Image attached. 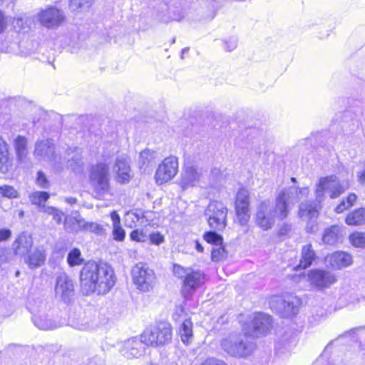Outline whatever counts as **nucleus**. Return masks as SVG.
<instances>
[{"mask_svg":"<svg viewBox=\"0 0 365 365\" xmlns=\"http://www.w3.org/2000/svg\"><path fill=\"white\" fill-rule=\"evenodd\" d=\"M326 262L335 269H341L351 264L352 257L344 252H335L328 255Z\"/></svg>","mask_w":365,"mask_h":365,"instance_id":"nucleus-22","label":"nucleus"},{"mask_svg":"<svg viewBox=\"0 0 365 365\" xmlns=\"http://www.w3.org/2000/svg\"><path fill=\"white\" fill-rule=\"evenodd\" d=\"M36 183L39 187L42 189H47L50 185L49 181L46 175L43 171L41 170L37 173Z\"/></svg>","mask_w":365,"mask_h":365,"instance_id":"nucleus-44","label":"nucleus"},{"mask_svg":"<svg viewBox=\"0 0 365 365\" xmlns=\"http://www.w3.org/2000/svg\"><path fill=\"white\" fill-rule=\"evenodd\" d=\"M155 158V153L150 150H144L140 153L139 163L141 166L148 167Z\"/></svg>","mask_w":365,"mask_h":365,"instance_id":"nucleus-39","label":"nucleus"},{"mask_svg":"<svg viewBox=\"0 0 365 365\" xmlns=\"http://www.w3.org/2000/svg\"><path fill=\"white\" fill-rule=\"evenodd\" d=\"M245 334H231L221 341L222 349L231 356L245 357L253 349V345L248 341Z\"/></svg>","mask_w":365,"mask_h":365,"instance_id":"nucleus-8","label":"nucleus"},{"mask_svg":"<svg viewBox=\"0 0 365 365\" xmlns=\"http://www.w3.org/2000/svg\"><path fill=\"white\" fill-rule=\"evenodd\" d=\"M235 213L240 225H247L250 218V193L247 190L240 189L236 195Z\"/></svg>","mask_w":365,"mask_h":365,"instance_id":"nucleus-15","label":"nucleus"},{"mask_svg":"<svg viewBox=\"0 0 365 365\" xmlns=\"http://www.w3.org/2000/svg\"><path fill=\"white\" fill-rule=\"evenodd\" d=\"M81 232L93 233L98 236L106 235L104 227L96 222L86 221L84 218L80 221Z\"/></svg>","mask_w":365,"mask_h":365,"instance_id":"nucleus-31","label":"nucleus"},{"mask_svg":"<svg viewBox=\"0 0 365 365\" xmlns=\"http://www.w3.org/2000/svg\"><path fill=\"white\" fill-rule=\"evenodd\" d=\"M0 195L8 198H17L19 192L12 186H0Z\"/></svg>","mask_w":365,"mask_h":365,"instance_id":"nucleus-42","label":"nucleus"},{"mask_svg":"<svg viewBox=\"0 0 365 365\" xmlns=\"http://www.w3.org/2000/svg\"><path fill=\"white\" fill-rule=\"evenodd\" d=\"M204 240L210 244L219 245H221L222 242V237L217 234L215 232H206L204 234Z\"/></svg>","mask_w":365,"mask_h":365,"instance_id":"nucleus-41","label":"nucleus"},{"mask_svg":"<svg viewBox=\"0 0 365 365\" xmlns=\"http://www.w3.org/2000/svg\"><path fill=\"white\" fill-rule=\"evenodd\" d=\"M307 281L312 287L323 290L334 284L336 282V277L329 271L315 269L308 272Z\"/></svg>","mask_w":365,"mask_h":365,"instance_id":"nucleus-13","label":"nucleus"},{"mask_svg":"<svg viewBox=\"0 0 365 365\" xmlns=\"http://www.w3.org/2000/svg\"><path fill=\"white\" fill-rule=\"evenodd\" d=\"M224 249L222 247H218L217 249H213L212 250L211 253V257L212 261L217 262L221 259L223 254H224Z\"/></svg>","mask_w":365,"mask_h":365,"instance_id":"nucleus-48","label":"nucleus"},{"mask_svg":"<svg viewBox=\"0 0 365 365\" xmlns=\"http://www.w3.org/2000/svg\"><path fill=\"white\" fill-rule=\"evenodd\" d=\"M348 183L340 182L338 178L331 175L321 178L316 188V200L306 201L299 205V215L305 220H312L318 217L321 209L320 203L327 194L330 198H336L348 189Z\"/></svg>","mask_w":365,"mask_h":365,"instance_id":"nucleus-4","label":"nucleus"},{"mask_svg":"<svg viewBox=\"0 0 365 365\" xmlns=\"http://www.w3.org/2000/svg\"><path fill=\"white\" fill-rule=\"evenodd\" d=\"M34 155L38 160L50 162L56 173H61L65 169L80 172L83 165L81 149L69 148L63 151L60 150L56 151L52 139L37 140L35 143Z\"/></svg>","mask_w":365,"mask_h":365,"instance_id":"nucleus-2","label":"nucleus"},{"mask_svg":"<svg viewBox=\"0 0 365 365\" xmlns=\"http://www.w3.org/2000/svg\"><path fill=\"white\" fill-rule=\"evenodd\" d=\"M18 215L19 218H23L24 216V212L23 210H19Z\"/></svg>","mask_w":365,"mask_h":365,"instance_id":"nucleus-61","label":"nucleus"},{"mask_svg":"<svg viewBox=\"0 0 365 365\" xmlns=\"http://www.w3.org/2000/svg\"><path fill=\"white\" fill-rule=\"evenodd\" d=\"M153 212L151 211L136 210L135 212H128L126 214V222L131 220L129 224L130 227L133 226L132 223L138 222L140 225H149L153 221Z\"/></svg>","mask_w":365,"mask_h":365,"instance_id":"nucleus-25","label":"nucleus"},{"mask_svg":"<svg viewBox=\"0 0 365 365\" xmlns=\"http://www.w3.org/2000/svg\"><path fill=\"white\" fill-rule=\"evenodd\" d=\"M113 171L117 175V181L120 183H128L133 178L130 160L126 155L118 156L113 165Z\"/></svg>","mask_w":365,"mask_h":365,"instance_id":"nucleus-20","label":"nucleus"},{"mask_svg":"<svg viewBox=\"0 0 365 365\" xmlns=\"http://www.w3.org/2000/svg\"><path fill=\"white\" fill-rule=\"evenodd\" d=\"M83 259L79 249L73 248L68 254L67 262L70 267H75L83 263Z\"/></svg>","mask_w":365,"mask_h":365,"instance_id":"nucleus-36","label":"nucleus"},{"mask_svg":"<svg viewBox=\"0 0 365 365\" xmlns=\"http://www.w3.org/2000/svg\"><path fill=\"white\" fill-rule=\"evenodd\" d=\"M309 193L308 187H290L279 193L274 205L268 201L262 202L255 214L256 225L264 231L272 229L276 219L283 220L287 217L291 204L307 197Z\"/></svg>","mask_w":365,"mask_h":365,"instance_id":"nucleus-1","label":"nucleus"},{"mask_svg":"<svg viewBox=\"0 0 365 365\" xmlns=\"http://www.w3.org/2000/svg\"><path fill=\"white\" fill-rule=\"evenodd\" d=\"M131 275L133 284L140 291L147 292L153 288L155 275L145 264H136L132 269Z\"/></svg>","mask_w":365,"mask_h":365,"instance_id":"nucleus-10","label":"nucleus"},{"mask_svg":"<svg viewBox=\"0 0 365 365\" xmlns=\"http://www.w3.org/2000/svg\"><path fill=\"white\" fill-rule=\"evenodd\" d=\"M27 139L21 135H18L14 141V147L17 161L21 163H26L28 161Z\"/></svg>","mask_w":365,"mask_h":365,"instance_id":"nucleus-26","label":"nucleus"},{"mask_svg":"<svg viewBox=\"0 0 365 365\" xmlns=\"http://www.w3.org/2000/svg\"><path fill=\"white\" fill-rule=\"evenodd\" d=\"M25 23V20L23 18H17L16 19V26L19 28H24V24Z\"/></svg>","mask_w":365,"mask_h":365,"instance_id":"nucleus-56","label":"nucleus"},{"mask_svg":"<svg viewBox=\"0 0 365 365\" xmlns=\"http://www.w3.org/2000/svg\"><path fill=\"white\" fill-rule=\"evenodd\" d=\"M33 322L34 325L42 330H51L58 327L57 324L48 315L41 311H38L33 316Z\"/></svg>","mask_w":365,"mask_h":365,"instance_id":"nucleus-27","label":"nucleus"},{"mask_svg":"<svg viewBox=\"0 0 365 365\" xmlns=\"http://www.w3.org/2000/svg\"><path fill=\"white\" fill-rule=\"evenodd\" d=\"M144 343L141 339L133 337L123 341L120 348L121 354L127 359L138 358L145 354Z\"/></svg>","mask_w":365,"mask_h":365,"instance_id":"nucleus-19","label":"nucleus"},{"mask_svg":"<svg viewBox=\"0 0 365 365\" xmlns=\"http://www.w3.org/2000/svg\"><path fill=\"white\" fill-rule=\"evenodd\" d=\"M202 178L201 169L192 165H185L182 169L179 185L182 190L197 186Z\"/></svg>","mask_w":365,"mask_h":365,"instance_id":"nucleus-17","label":"nucleus"},{"mask_svg":"<svg viewBox=\"0 0 365 365\" xmlns=\"http://www.w3.org/2000/svg\"><path fill=\"white\" fill-rule=\"evenodd\" d=\"M202 365H226L222 360L214 358L207 359Z\"/></svg>","mask_w":365,"mask_h":365,"instance_id":"nucleus-50","label":"nucleus"},{"mask_svg":"<svg viewBox=\"0 0 365 365\" xmlns=\"http://www.w3.org/2000/svg\"><path fill=\"white\" fill-rule=\"evenodd\" d=\"M348 225L360 226L365 225V208L361 207L349 212L345 220Z\"/></svg>","mask_w":365,"mask_h":365,"instance_id":"nucleus-30","label":"nucleus"},{"mask_svg":"<svg viewBox=\"0 0 365 365\" xmlns=\"http://www.w3.org/2000/svg\"><path fill=\"white\" fill-rule=\"evenodd\" d=\"M178 160L175 156L165 158L158 165L155 173V180L158 184L170 181L178 173Z\"/></svg>","mask_w":365,"mask_h":365,"instance_id":"nucleus-14","label":"nucleus"},{"mask_svg":"<svg viewBox=\"0 0 365 365\" xmlns=\"http://www.w3.org/2000/svg\"><path fill=\"white\" fill-rule=\"evenodd\" d=\"M81 217H65L63 222L64 229L70 232H78L81 229L80 227V221L83 220Z\"/></svg>","mask_w":365,"mask_h":365,"instance_id":"nucleus-34","label":"nucleus"},{"mask_svg":"<svg viewBox=\"0 0 365 365\" xmlns=\"http://www.w3.org/2000/svg\"><path fill=\"white\" fill-rule=\"evenodd\" d=\"M349 240L355 247L365 248V232H354L349 235Z\"/></svg>","mask_w":365,"mask_h":365,"instance_id":"nucleus-37","label":"nucleus"},{"mask_svg":"<svg viewBox=\"0 0 365 365\" xmlns=\"http://www.w3.org/2000/svg\"><path fill=\"white\" fill-rule=\"evenodd\" d=\"M195 249L197 250V251L199 252H203V247L200 243V242L198 240H196L195 242Z\"/></svg>","mask_w":365,"mask_h":365,"instance_id":"nucleus-57","label":"nucleus"},{"mask_svg":"<svg viewBox=\"0 0 365 365\" xmlns=\"http://www.w3.org/2000/svg\"><path fill=\"white\" fill-rule=\"evenodd\" d=\"M272 324V319L269 316L262 314H254L251 318L250 327L252 330L245 329L246 334L258 337L261 334L267 333Z\"/></svg>","mask_w":365,"mask_h":365,"instance_id":"nucleus-18","label":"nucleus"},{"mask_svg":"<svg viewBox=\"0 0 365 365\" xmlns=\"http://www.w3.org/2000/svg\"><path fill=\"white\" fill-rule=\"evenodd\" d=\"M356 177L358 182L360 184L365 185V168L363 170L357 172Z\"/></svg>","mask_w":365,"mask_h":365,"instance_id":"nucleus-54","label":"nucleus"},{"mask_svg":"<svg viewBox=\"0 0 365 365\" xmlns=\"http://www.w3.org/2000/svg\"><path fill=\"white\" fill-rule=\"evenodd\" d=\"M315 259V252L311 245H307L302 247V258L300 259L299 267L306 269L309 267Z\"/></svg>","mask_w":365,"mask_h":365,"instance_id":"nucleus-32","label":"nucleus"},{"mask_svg":"<svg viewBox=\"0 0 365 365\" xmlns=\"http://www.w3.org/2000/svg\"><path fill=\"white\" fill-rule=\"evenodd\" d=\"M179 335L182 342L188 345L193 339L192 322L190 319H185L180 327Z\"/></svg>","mask_w":365,"mask_h":365,"instance_id":"nucleus-29","label":"nucleus"},{"mask_svg":"<svg viewBox=\"0 0 365 365\" xmlns=\"http://www.w3.org/2000/svg\"><path fill=\"white\" fill-rule=\"evenodd\" d=\"M46 252L42 247H36L24 257V262L30 269H35L42 266L46 260Z\"/></svg>","mask_w":365,"mask_h":365,"instance_id":"nucleus-24","label":"nucleus"},{"mask_svg":"<svg viewBox=\"0 0 365 365\" xmlns=\"http://www.w3.org/2000/svg\"><path fill=\"white\" fill-rule=\"evenodd\" d=\"M116 277L113 269L107 263L88 262L80 273V287L82 293L106 294L113 287Z\"/></svg>","mask_w":365,"mask_h":365,"instance_id":"nucleus-3","label":"nucleus"},{"mask_svg":"<svg viewBox=\"0 0 365 365\" xmlns=\"http://www.w3.org/2000/svg\"><path fill=\"white\" fill-rule=\"evenodd\" d=\"M93 0H70V7L73 11H83L88 9Z\"/></svg>","mask_w":365,"mask_h":365,"instance_id":"nucleus-38","label":"nucleus"},{"mask_svg":"<svg viewBox=\"0 0 365 365\" xmlns=\"http://www.w3.org/2000/svg\"><path fill=\"white\" fill-rule=\"evenodd\" d=\"M301 304V299L294 295H287L284 298L274 297L269 302L271 309L282 317H290L297 314Z\"/></svg>","mask_w":365,"mask_h":365,"instance_id":"nucleus-11","label":"nucleus"},{"mask_svg":"<svg viewBox=\"0 0 365 365\" xmlns=\"http://www.w3.org/2000/svg\"><path fill=\"white\" fill-rule=\"evenodd\" d=\"M292 182H295L296 181V179L294 178H292Z\"/></svg>","mask_w":365,"mask_h":365,"instance_id":"nucleus-62","label":"nucleus"},{"mask_svg":"<svg viewBox=\"0 0 365 365\" xmlns=\"http://www.w3.org/2000/svg\"><path fill=\"white\" fill-rule=\"evenodd\" d=\"M33 245L32 235L28 232H22L14 241L12 249L15 255L24 257L31 251Z\"/></svg>","mask_w":365,"mask_h":365,"instance_id":"nucleus-21","label":"nucleus"},{"mask_svg":"<svg viewBox=\"0 0 365 365\" xmlns=\"http://www.w3.org/2000/svg\"><path fill=\"white\" fill-rule=\"evenodd\" d=\"M342 230L339 226L333 225L324 231L322 241L324 244L335 245L341 241Z\"/></svg>","mask_w":365,"mask_h":365,"instance_id":"nucleus-28","label":"nucleus"},{"mask_svg":"<svg viewBox=\"0 0 365 365\" xmlns=\"http://www.w3.org/2000/svg\"><path fill=\"white\" fill-rule=\"evenodd\" d=\"M237 38L234 36L225 38L222 41L224 43L225 50L228 52L232 51L237 48Z\"/></svg>","mask_w":365,"mask_h":365,"instance_id":"nucleus-43","label":"nucleus"},{"mask_svg":"<svg viewBox=\"0 0 365 365\" xmlns=\"http://www.w3.org/2000/svg\"><path fill=\"white\" fill-rule=\"evenodd\" d=\"M10 260V253L5 248H0V266L8 263Z\"/></svg>","mask_w":365,"mask_h":365,"instance_id":"nucleus-47","label":"nucleus"},{"mask_svg":"<svg viewBox=\"0 0 365 365\" xmlns=\"http://www.w3.org/2000/svg\"><path fill=\"white\" fill-rule=\"evenodd\" d=\"M113 237L115 241L121 242L124 240L125 237V230L120 226H113Z\"/></svg>","mask_w":365,"mask_h":365,"instance_id":"nucleus-46","label":"nucleus"},{"mask_svg":"<svg viewBox=\"0 0 365 365\" xmlns=\"http://www.w3.org/2000/svg\"><path fill=\"white\" fill-rule=\"evenodd\" d=\"M357 199V196L354 193H350L346 197V202H347V205L351 207L354 203L356 202Z\"/></svg>","mask_w":365,"mask_h":365,"instance_id":"nucleus-55","label":"nucleus"},{"mask_svg":"<svg viewBox=\"0 0 365 365\" xmlns=\"http://www.w3.org/2000/svg\"><path fill=\"white\" fill-rule=\"evenodd\" d=\"M189 51V48H184L182 51H181V58H183V56L187 53Z\"/></svg>","mask_w":365,"mask_h":365,"instance_id":"nucleus-59","label":"nucleus"},{"mask_svg":"<svg viewBox=\"0 0 365 365\" xmlns=\"http://www.w3.org/2000/svg\"><path fill=\"white\" fill-rule=\"evenodd\" d=\"M205 216L213 230L221 231L227 226V208L220 201H211L205 210Z\"/></svg>","mask_w":365,"mask_h":365,"instance_id":"nucleus-9","label":"nucleus"},{"mask_svg":"<svg viewBox=\"0 0 365 365\" xmlns=\"http://www.w3.org/2000/svg\"><path fill=\"white\" fill-rule=\"evenodd\" d=\"M11 236V231L9 229H0V242L9 239Z\"/></svg>","mask_w":365,"mask_h":365,"instance_id":"nucleus-49","label":"nucleus"},{"mask_svg":"<svg viewBox=\"0 0 365 365\" xmlns=\"http://www.w3.org/2000/svg\"><path fill=\"white\" fill-rule=\"evenodd\" d=\"M109 166L106 162H98L93 167L90 180L93 187V193L98 199H103L110 192Z\"/></svg>","mask_w":365,"mask_h":365,"instance_id":"nucleus-7","label":"nucleus"},{"mask_svg":"<svg viewBox=\"0 0 365 365\" xmlns=\"http://www.w3.org/2000/svg\"><path fill=\"white\" fill-rule=\"evenodd\" d=\"M148 235L149 234L143 228L135 229L130 233V239L138 242H146L148 240Z\"/></svg>","mask_w":365,"mask_h":365,"instance_id":"nucleus-40","label":"nucleus"},{"mask_svg":"<svg viewBox=\"0 0 365 365\" xmlns=\"http://www.w3.org/2000/svg\"><path fill=\"white\" fill-rule=\"evenodd\" d=\"M65 200L66 202L71 205L75 204L76 202V199L72 197H66Z\"/></svg>","mask_w":365,"mask_h":365,"instance_id":"nucleus-58","label":"nucleus"},{"mask_svg":"<svg viewBox=\"0 0 365 365\" xmlns=\"http://www.w3.org/2000/svg\"><path fill=\"white\" fill-rule=\"evenodd\" d=\"M7 27V20L2 11L0 10V34Z\"/></svg>","mask_w":365,"mask_h":365,"instance_id":"nucleus-52","label":"nucleus"},{"mask_svg":"<svg viewBox=\"0 0 365 365\" xmlns=\"http://www.w3.org/2000/svg\"><path fill=\"white\" fill-rule=\"evenodd\" d=\"M14 159L7 143L0 136V172L6 174L13 168Z\"/></svg>","mask_w":365,"mask_h":365,"instance_id":"nucleus-23","label":"nucleus"},{"mask_svg":"<svg viewBox=\"0 0 365 365\" xmlns=\"http://www.w3.org/2000/svg\"><path fill=\"white\" fill-rule=\"evenodd\" d=\"M307 229L309 230V232H314V225H308Z\"/></svg>","mask_w":365,"mask_h":365,"instance_id":"nucleus-60","label":"nucleus"},{"mask_svg":"<svg viewBox=\"0 0 365 365\" xmlns=\"http://www.w3.org/2000/svg\"><path fill=\"white\" fill-rule=\"evenodd\" d=\"M148 239L151 244L160 245L165 242V237L160 232H154L148 235Z\"/></svg>","mask_w":365,"mask_h":365,"instance_id":"nucleus-45","label":"nucleus"},{"mask_svg":"<svg viewBox=\"0 0 365 365\" xmlns=\"http://www.w3.org/2000/svg\"><path fill=\"white\" fill-rule=\"evenodd\" d=\"M54 292L56 297L64 302H69L74 294L73 280L66 273H61L56 277Z\"/></svg>","mask_w":365,"mask_h":365,"instance_id":"nucleus-16","label":"nucleus"},{"mask_svg":"<svg viewBox=\"0 0 365 365\" xmlns=\"http://www.w3.org/2000/svg\"><path fill=\"white\" fill-rule=\"evenodd\" d=\"M145 346H158L169 343L172 339V327L166 322H159L148 327L140 334Z\"/></svg>","mask_w":365,"mask_h":365,"instance_id":"nucleus-6","label":"nucleus"},{"mask_svg":"<svg viewBox=\"0 0 365 365\" xmlns=\"http://www.w3.org/2000/svg\"><path fill=\"white\" fill-rule=\"evenodd\" d=\"M111 220L113 226H120V220L119 215L115 212L113 211L110 214Z\"/></svg>","mask_w":365,"mask_h":365,"instance_id":"nucleus-53","label":"nucleus"},{"mask_svg":"<svg viewBox=\"0 0 365 365\" xmlns=\"http://www.w3.org/2000/svg\"><path fill=\"white\" fill-rule=\"evenodd\" d=\"M36 18L41 26L47 29H56L60 26L65 20L63 11L53 6H48L40 10Z\"/></svg>","mask_w":365,"mask_h":365,"instance_id":"nucleus-12","label":"nucleus"},{"mask_svg":"<svg viewBox=\"0 0 365 365\" xmlns=\"http://www.w3.org/2000/svg\"><path fill=\"white\" fill-rule=\"evenodd\" d=\"M50 195L46 192L36 191L31 193L29 198L33 205L38 207L39 211L41 212L43 205H45V202L48 200Z\"/></svg>","mask_w":365,"mask_h":365,"instance_id":"nucleus-33","label":"nucleus"},{"mask_svg":"<svg viewBox=\"0 0 365 365\" xmlns=\"http://www.w3.org/2000/svg\"><path fill=\"white\" fill-rule=\"evenodd\" d=\"M173 272L176 277L183 280L182 293L185 298L190 297L207 280L202 271L192 267H183L175 264Z\"/></svg>","mask_w":365,"mask_h":365,"instance_id":"nucleus-5","label":"nucleus"},{"mask_svg":"<svg viewBox=\"0 0 365 365\" xmlns=\"http://www.w3.org/2000/svg\"><path fill=\"white\" fill-rule=\"evenodd\" d=\"M350 206L349 205H347V202H346L345 200H343L335 208V211L337 213H341L343 212L344 210H347L348 208H349Z\"/></svg>","mask_w":365,"mask_h":365,"instance_id":"nucleus-51","label":"nucleus"},{"mask_svg":"<svg viewBox=\"0 0 365 365\" xmlns=\"http://www.w3.org/2000/svg\"><path fill=\"white\" fill-rule=\"evenodd\" d=\"M41 212L51 215L53 220H54L58 225L61 224L63 220L64 221L65 217H66L63 212L51 206L43 205Z\"/></svg>","mask_w":365,"mask_h":365,"instance_id":"nucleus-35","label":"nucleus"}]
</instances>
